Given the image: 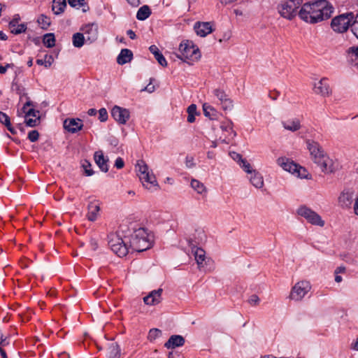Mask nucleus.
Returning a JSON list of instances; mask_svg holds the SVG:
<instances>
[{
	"label": "nucleus",
	"instance_id": "obj_1",
	"mask_svg": "<svg viewBox=\"0 0 358 358\" xmlns=\"http://www.w3.org/2000/svg\"><path fill=\"white\" fill-rule=\"evenodd\" d=\"M334 12V7L327 0H317L302 5L299 15L303 21L316 24L329 19Z\"/></svg>",
	"mask_w": 358,
	"mask_h": 358
},
{
	"label": "nucleus",
	"instance_id": "obj_2",
	"mask_svg": "<svg viewBox=\"0 0 358 358\" xmlns=\"http://www.w3.org/2000/svg\"><path fill=\"white\" fill-rule=\"evenodd\" d=\"M312 159L317 164L321 171L324 173H331L335 171L334 162L324 154L320 145L313 140L308 139L306 141Z\"/></svg>",
	"mask_w": 358,
	"mask_h": 358
},
{
	"label": "nucleus",
	"instance_id": "obj_3",
	"mask_svg": "<svg viewBox=\"0 0 358 358\" xmlns=\"http://www.w3.org/2000/svg\"><path fill=\"white\" fill-rule=\"evenodd\" d=\"M151 245L150 236L145 229L139 227L130 235L129 247L132 250L141 252L149 249Z\"/></svg>",
	"mask_w": 358,
	"mask_h": 358
},
{
	"label": "nucleus",
	"instance_id": "obj_4",
	"mask_svg": "<svg viewBox=\"0 0 358 358\" xmlns=\"http://www.w3.org/2000/svg\"><path fill=\"white\" fill-rule=\"evenodd\" d=\"M136 171L145 188L148 189H157L158 188V184L155 175L149 171L148 166L143 160L137 161Z\"/></svg>",
	"mask_w": 358,
	"mask_h": 358
},
{
	"label": "nucleus",
	"instance_id": "obj_5",
	"mask_svg": "<svg viewBox=\"0 0 358 358\" xmlns=\"http://www.w3.org/2000/svg\"><path fill=\"white\" fill-rule=\"evenodd\" d=\"M176 57L188 64L192 65L194 62L199 59L201 53L198 48L187 41L180 43L179 53L176 54Z\"/></svg>",
	"mask_w": 358,
	"mask_h": 358
},
{
	"label": "nucleus",
	"instance_id": "obj_6",
	"mask_svg": "<svg viewBox=\"0 0 358 358\" xmlns=\"http://www.w3.org/2000/svg\"><path fill=\"white\" fill-rule=\"evenodd\" d=\"M303 3V0H287L278 6V12L285 18L291 20L296 14V10Z\"/></svg>",
	"mask_w": 358,
	"mask_h": 358
},
{
	"label": "nucleus",
	"instance_id": "obj_7",
	"mask_svg": "<svg viewBox=\"0 0 358 358\" xmlns=\"http://www.w3.org/2000/svg\"><path fill=\"white\" fill-rule=\"evenodd\" d=\"M108 245L111 250L118 257H124L129 252V248L121 237L115 234H111L109 237Z\"/></svg>",
	"mask_w": 358,
	"mask_h": 358
},
{
	"label": "nucleus",
	"instance_id": "obj_8",
	"mask_svg": "<svg viewBox=\"0 0 358 358\" xmlns=\"http://www.w3.org/2000/svg\"><path fill=\"white\" fill-rule=\"evenodd\" d=\"M299 215L304 217L308 222L312 224L318 225L320 227L324 226V222L322 220L321 217L310 208L302 206L297 210Z\"/></svg>",
	"mask_w": 358,
	"mask_h": 358
},
{
	"label": "nucleus",
	"instance_id": "obj_9",
	"mask_svg": "<svg viewBox=\"0 0 358 358\" xmlns=\"http://www.w3.org/2000/svg\"><path fill=\"white\" fill-rule=\"evenodd\" d=\"M310 289L311 286L309 282L299 281L292 287L289 297L292 300L301 301Z\"/></svg>",
	"mask_w": 358,
	"mask_h": 358
},
{
	"label": "nucleus",
	"instance_id": "obj_10",
	"mask_svg": "<svg viewBox=\"0 0 358 358\" xmlns=\"http://www.w3.org/2000/svg\"><path fill=\"white\" fill-rule=\"evenodd\" d=\"M350 15L342 14L334 17L331 20V27L332 29L338 33H343L346 31L350 24L351 20Z\"/></svg>",
	"mask_w": 358,
	"mask_h": 358
},
{
	"label": "nucleus",
	"instance_id": "obj_11",
	"mask_svg": "<svg viewBox=\"0 0 358 358\" xmlns=\"http://www.w3.org/2000/svg\"><path fill=\"white\" fill-rule=\"evenodd\" d=\"M112 117L120 124H125L129 119V110L115 106L111 110Z\"/></svg>",
	"mask_w": 358,
	"mask_h": 358
},
{
	"label": "nucleus",
	"instance_id": "obj_12",
	"mask_svg": "<svg viewBox=\"0 0 358 358\" xmlns=\"http://www.w3.org/2000/svg\"><path fill=\"white\" fill-rule=\"evenodd\" d=\"M82 31L85 36L86 41L90 43L95 41L98 38V25L95 23L85 25L82 28Z\"/></svg>",
	"mask_w": 358,
	"mask_h": 358
},
{
	"label": "nucleus",
	"instance_id": "obj_13",
	"mask_svg": "<svg viewBox=\"0 0 358 358\" xmlns=\"http://www.w3.org/2000/svg\"><path fill=\"white\" fill-rule=\"evenodd\" d=\"M213 93L220 101L223 110H231L233 108L232 101L228 97V95L224 90L215 89L213 90Z\"/></svg>",
	"mask_w": 358,
	"mask_h": 358
},
{
	"label": "nucleus",
	"instance_id": "obj_14",
	"mask_svg": "<svg viewBox=\"0 0 358 358\" xmlns=\"http://www.w3.org/2000/svg\"><path fill=\"white\" fill-rule=\"evenodd\" d=\"M163 289L159 288L156 290H152L147 296L143 298V301L146 305L155 306L159 304L162 299V294Z\"/></svg>",
	"mask_w": 358,
	"mask_h": 358
},
{
	"label": "nucleus",
	"instance_id": "obj_15",
	"mask_svg": "<svg viewBox=\"0 0 358 358\" xmlns=\"http://www.w3.org/2000/svg\"><path fill=\"white\" fill-rule=\"evenodd\" d=\"M355 199L354 192L351 189H345L341 194L338 202L343 208H349Z\"/></svg>",
	"mask_w": 358,
	"mask_h": 358
},
{
	"label": "nucleus",
	"instance_id": "obj_16",
	"mask_svg": "<svg viewBox=\"0 0 358 358\" xmlns=\"http://www.w3.org/2000/svg\"><path fill=\"white\" fill-rule=\"evenodd\" d=\"M83 124L80 119H66L64 121V128L72 134L82 129Z\"/></svg>",
	"mask_w": 358,
	"mask_h": 358
},
{
	"label": "nucleus",
	"instance_id": "obj_17",
	"mask_svg": "<svg viewBox=\"0 0 358 358\" xmlns=\"http://www.w3.org/2000/svg\"><path fill=\"white\" fill-rule=\"evenodd\" d=\"M314 90L315 93L320 94L324 96H329L331 93V90L329 87L328 79L323 78L319 82L315 83L314 85Z\"/></svg>",
	"mask_w": 358,
	"mask_h": 358
},
{
	"label": "nucleus",
	"instance_id": "obj_18",
	"mask_svg": "<svg viewBox=\"0 0 358 358\" xmlns=\"http://www.w3.org/2000/svg\"><path fill=\"white\" fill-rule=\"evenodd\" d=\"M194 29L196 33V34L201 37H205L208 34L213 32V29L212 28V25L210 22H196L194 24Z\"/></svg>",
	"mask_w": 358,
	"mask_h": 358
},
{
	"label": "nucleus",
	"instance_id": "obj_19",
	"mask_svg": "<svg viewBox=\"0 0 358 358\" xmlns=\"http://www.w3.org/2000/svg\"><path fill=\"white\" fill-rule=\"evenodd\" d=\"M19 20L20 17L17 15L8 24L10 32L15 35L24 33L27 30V25L24 23L19 24Z\"/></svg>",
	"mask_w": 358,
	"mask_h": 358
},
{
	"label": "nucleus",
	"instance_id": "obj_20",
	"mask_svg": "<svg viewBox=\"0 0 358 358\" xmlns=\"http://www.w3.org/2000/svg\"><path fill=\"white\" fill-rule=\"evenodd\" d=\"M88 212L87 214V217L88 220L91 222L95 221L99 215V213L100 211V206L98 201H90L87 206Z\"/></svg>",
	"mask_w": 358,
	"mask_h": 358
},
{
	"label": "nucleus",
	"instance_id": "obj_21",
	"mask_svg": "<svg viewBox=\"0 0 358 358\" xmlns=\"http://www.w3.org/2000/svg\"><path fill=\"white\" fill-rule=\"evenodd\" d=\"M277 163L285 171L292 173V174L296 171L299 165L286 157L278 158L277 159Z\"/></svg>",
	"mask_w": 358,
	"mask_h": 358
},
{
	"label": "nucleus",
	"instance_id": "obj_22",
	"mask_svg": "<svg viewBox=\"0 0 358 358\" xmlns=\"http://www.w3.org/2000/svg\"><path fill=\"white\" fill-rule=\"evenodd\" d=\"M185 344V338L180 335H173L165 343L164 347L167 349H174L182 346Z\"/></svg>",
	"mask_w": 358,
	"mask_h": 358
},
{
	"label": "nucleus",
	"instance_id": "obj_23",
	"mask_svg": "<svg viewBox=\"0 0 358 358\" xmlns=\"http://www.w3.org/2000/svg\"><path fill=\"white\" fill-rule=\"evenodd\" d=\"M94 159L96 164L103 172L106 173L108 171V159L104 157L102 151L100 150L95 152Z\"/></svg>",
	"mask_w": 358,
	"mask_h": 358
},
{
	"label": "nucleus",
	"instance_id": "obj_24",
	"mask_svg": "<svg viewBox=\"0 0 358 358\" xmlns=\"http://www.w3.org/2000/svg\"><path fill=\"white\" fill-rule=\"evenodd\" d=\"M282 127L292 132L296 131L301 129V122L298 118L289 119L282 122Z\"/></svg>",
	"mask_w": 358,
	"mask_h": 358
},
{
	"label": "nucleus",
	"instance_id": "obj_25",
	"mask_svg": "<svg viewBox=\"0 0 358 358\" xmlns=\"http://www.w3.org/2000/svg\"><path fill=\"white\" fill-rule=\"evenodd\" d=\"M192 252L199 268H201L206 264V252L201 248H193Z\"/></svg>",
	"mask_w": 358,
	"mask_h": 358
},
{
	"label": "nucleus",
	"instance_id": "obj_26",
	"mask_svg": "<svg viewBox=\"0 0 358 358\" xmlns=\"http://www.w3.org/2000/svg\"><path fill=\"white\" fill-rule=\"evenodd\" d=\"M133 58V53L131 50L129 49H122L117 57V62L123 65L127 62H129Z\"/></svg>",
	"mask_w": 358,
	"mask_h": 358
},
{
	"label": "nucleus",
	"instance_id": "obj_27",
	"mask_svg": "<svg viewBox=\"0 0 358 358\" xmlns=\"http://www.w3.org/2000/svg\"><path fill=\"white\" fill-rule=\"evenodd\" d=\"M250 180L252 185L256 188H262L264 186L263 177L256 171H254L250 173Z\"/></svg>",
	"mask_w": 358,
	"mask_h": 358
},
{
	"label": "nucleus",
	"instance_id": "obj_28",
	"mask_svg": "<svg viewBox=\"0 0 358 358\" xmlns=\"http://www.w3.org/2000/svg\"><path fill=\"white\" fill-rule=\"evenodd\" d=\"M150 51L155 55V59L158 62V63L162 66H167V62L163 55L160 52L158 48L152 45L149 48Z\"/></svg>",
	"mask_w": 358,
	"mask_h": 358
},
{
	"label": "nucleus",
	"instance_id": "obj_29",
	"mask_svg": "<svg viewBox=\"0 0 358 358\" xmlns=\"http://www.w3.org/2000/svg\"><path fill=\"white\" fill-rule=\"evenodd\" d=\"M66 7V0H53L52 10L55 15H59Z\"/></svg>",
	"mask_w": 358,
	"mask_h": 358
},
{
	"label": "nucleus",
	"instance_id": "obj_30",
	"mask_svg": "<svg viewBox=\"0 0 358 358\" xmlns=\"http://www.w3.org/2000/svg\"><path fill=\"white\" fill-rule=\"evenodd\" d=\"M150 15H151V10H150V7L147 5H144L138 9V10L136 13V18L138 20L143 21V20H145L147 18H148Z\"/></svg>",
	"mask_w": 358,
	"mask_h": 358
},
{
	"label": "nucleus",
	"instance_id": "obj_31",
	"mask_svg": "<svg viewBox=\"0 0 358 358\" xmlns=\"http://www.w3.org/2000/svg\"><path fill=\"white\" fill-rule=\"evenodd\" d=\"M73 45L76 48H81L84 45L85 40H86L83 34L76 33L72 37Z\"/></svg>",
	"mask_w": 358,
	"mask_h": 358
},
{
	"label": "nucleus",
	"instance_id": "obj_32",
	"mask_svg": "<svg viewBox=\"0 0 358 358\" xmlns=\"http://www.w3.org/2000/svg\"><path fill=\"white\" fill-rule=\"evenodd\" d=\"M191 187L196 191L198 194H202L203 193H206L207 189L203 185V183L201 182L200 181L192 179L191 181Z\"/></svg>",
	"mask_w": 358,
	"mask_h": 358
},
{
	"label": "nucleus",
	"instance_id": "obj_33",
	"mask_svg": "<svg viewBox=\"0 0 358 358\" xmlns=\"http://www.w3.org/2000/svg\"><path fill=\"white\" fill-rule=\"evenodd\" d=\"M43 43L47 48H52L55 45V37L54 34H45L43 38Z\"/></svg>",
	"mask_w": 358,
	"mask_h": 358
},
{
	"label": "nucleus",
	"instance_id": "obj_34",
	"mask_svg": "<svg viewBox=\"0 0 358 358\" xmlns=\"http://www.w3.org/2000/svg\"><path fill=\"white\" fill-rule=\"evenodd\" d=\"M11 90L20 96L26 95L25 88L17 81L14 80L12 83Z\"/></svg>",
	"mask_w": 358,
	"mask_h": 358
},
{
	"label": "nucleus",
	"instance_id": "obj_35",
	"mask_svg": "<svg viewBox=\"0 0 358 358\" xmlns=\"http://www.w3.org/2000/svg\"><path fill=\"white\" fill-rule=\"evenodd\" d=\"M203 110L205 116L208 117L211 120L214 119L216 116V110L207 103L203 105Z\"/></svg>",
	"mask_w": 358,
	"mask_h": 358
},
{
	"label": "nucleus",
	"instance_id": "obj_36",
	"mask_svg": "<svg viewBox=\"0 0 358 358\" xmlns=\"http://www.w3.org/2000/svg\"><path fill=\"white\" fill-rule=\"evenodd\" d=\"M110 358H115L120 356V350L116 343H111L109 345Z\"/></svg>",
	"mask_w": 358,
	"mask_h": 358
},
{
	"label": "nucleus",
	"instance_id": "obj_37",
	"mask_svg": "<svg viewBox=\"0 0 358 358\" xmlns=\"http://www.w3.org/2000/svg\"><path fill=\"white\" fill-rule=\"evenodd\" d=\"M187 112L188 113L187 122L192 123L195 121V115L196 113V106L195 104H191L188 106Z\"/></svg>",
	"mask_w": 358,
	"mask_h": 358
},
{
	"label": "nucleus",
	"instance_id": "obj_38",
	"mask_svg": "<svg viewBox=\"0 0 358 358\" xmlns=\"http://www.w3.org/2000/svg\"><path fill=\"white\" fill-rule=\"evenodd\" d=\"M54 62L53 57L50 55H45L44 59H36V64L38 65H43L45 67H50Z\"/></svg>",
	"mask_w": 358,
	"mask_h": 358
},
{
	"label": "nucleus",
	"instance_id": "obj_39",
	"mask_svg": "<svg viewBox=\"0 0 358 358\" xmlns=\"http://www.w3.org/2000/svg\"><path fill=\"white\" fill-rule=\"evenodd\" d=\"M37 22L39 24H41V28L46 29L50 24V17H47L46 15L41 14Z\"/></svg>",
	"mask_w": 358,
	"mask_h": 358
},
{
	"label": "nucleus",
	"instance_id": "obj_40",
	"mask_svg": "<svg viewBox=\"0 0 358 358\" xmlns=\"http://www.w3.org/2000/svg\"><path fill=\"white\" fill-rule=\"evenodd\" d=\"M162 334V332L161 330L158 329H152L150 330L148 336V340L150 341H155L156 338L160 337Z\"/></svg>",
	"mask_w": 358,
	"mask_h": 358
},
{
	"label": "nucleus",
	"instance_id": "obj_41",
	"mask_svg": "<svg viewBox=\"0 0 358 358\" xmlns=\"http://www.w3.org/2000/svg\"><path fill=\"white\" fill-rule=\"evenodd\" d=\"M293 174L296 175L297 177L300 178H308V176L307 170L305 168L301 166L300 165H298L296 171H294Z\"/></svg>",
	"mask_w": 358,
	"mask_h": 358
},
{
	"label": "nucleus",
	"instance_id": "obj_42",
	"mask_svg": "<svg viewBox=\"0 0 358 358\" xmlns=\"http://www.w3.org/2000/svg\"><path fill=\"white\" fill-rule=\"evenodd\" d=\"M25 117V124L27 126L30 127H34L37 126L40 123V117H37L36 118H32V117H27V116H24Z\"/></svg>",
	"mask_w": 358,
	"mask_h": 358
},
{
	"label": "nucleus",
	"instance_id": "obj_43",
	"mask_svg": "<svg viewBox=\"0 0 358 358\" xmlns=\"http://www.w3.org/2000/svg\"><path fill=\"white\" fill-rule=\"evenodd\" d=\"M83 168L85 170V173L87 176H91L94 174L93 170L91 169L92 164L87 160H85L82 164Z\"/></svg>",
	"mask_w": 358,
	"mask_h": 358
},
{
	"label": "nucleus",
	"instance_id": "obj_44",
	"mask_svg": "<svg viewBox=\"0 0 358 358\" xmlns=\"http://www.w3.org/2000/svg\"><path fill=\"white\" fill-rule=\"evenodd\" d=\"M0 122L2 124H3L6 127L7 126H10V124H11L10 118L9 117V116L2 111H0Z\"/></svg>",
	"mask_w": 358,
	"mask_h": 358
},
{
	"label": "nucleus",
	"instance_id": "obj_45",
	"mask_svg": "<svg viewBox=\"0 0 358 358\" xmlns=\"http://www.w3.org/2000/svg\"><path fill=\"white\" fill-rule=\"evenodd\" d=\"M239 164L243 169V170L249 174L255 171L252 169L251 165L245 159H241V162L239 163Z\"/></svg>",
	"mask_w": 358,
	"mask_h": 358
},
{
	"label": "nucleus",
	"instance_id": "obj_46",
	"mask_svg": "<svg viewBox=\"0 0 358 358\" xmlns=\"http://www.w3.org/2000/svg\"><path fill=\"white\" fill-rule=\"evenodd\" d=\"M39 136L37 130H32L29 132L27 138L31 142H36L38 140Z\"/></svg>",
	"mask_w": 358,
	"mask_h": 358
},
{
	"label": "nucleus",
	"instance_id": "obj_47",
	"mask_svg": "<svg viewBox=\"0 0 358 358\" xmlns=\"http://www.w3.org/2000/svg\"><path fill=\"white\" fill-rule=\"evenodd\" d=\"M347 52L351 57H355V59H358V46H352L349 48Z\"/></svg>",
	"mask_w": 358,
	"mask_h": 358
},
{
	"label": "nucleus",
	"instance_id": "obj_48",
	"mask_svg": "<svg viewBox=\"0 0 358 358\" xmlns=\"http://www.w3.org/2000/svg\"><path fill=\"white\" fill-rule=\"evenodd\" d=\"M23 112L25 113V116H27V117H33L34 118H36L37 117H39V111L34 110L33 108H30L28 110H26Z\"/></svg>",
	"mask_w": 358,
	"mask_h": 358
},
{
	"label": "nucleus",
	"instance_id": "obj_49",
	"mask_svg": "<svg viewBox=\"0 0 358 358\" xmlns=\"http://www.w3.org/2000/svg\"><path fill=\"white\" fill-rule=\"evenodd\" d=\"M233 123L231 121H228L227 122H223L220 125V128L224 131H229L231 130L234 132V136L236 135V132L232 130Z\"/></svg>",
	"mask_w": 358,
	"mask_h": 358
},
{
	"label": "nucleus",
	"instance_id": "obj_50",
	"mask_svg": "<svg viewBox=\"0 0 358 358\" xmlns=\"http://www.w3.org/2000/svg\"><path fill=\"white\" fill-rule=\"evenodd\" d=\"M99 119L101 122H105L108 119V113L106 108H102L99 110Z\"/></svg>",
	"mask_w": 358,
	"mask_h": 358
},
{
	"label": "nucleus",
	"instance_id": "obj_51",
	"mask_svg": "<svg viewBox=\"0 0 358 358\" xmlns=\"http://www.w3.org/2000/svg\"><path fill=\"white\" fill-rule=\"evenodd\" d=\"M351 30L355 36L358 38V14L356 15L355 20L351 24Z\"/></svg>",
	"mask_w": 358,
	"mask_h": 358
},
{
	"label": "nucleus",
	"instance_id": "obj_52",
	"mask_svg": "<svg viewBox=\"0 0 358 358\" xmlns=\"http://www.w3.org/2000/svg\"><path fill=\"white\" fill-rule=\"evenodd\" d=\"M68 2L71 7L83 6L85 4V0H68Z\"/></svg>",
	"mask_w": 358,
	"mask_h": 358
},
{
	"label": "nucleus",
	"instance_id": "obj_53",
	"mask_svg": "<svg viewBox=\"0 0 358 358\" xmlns=\"http://www.w3.org/2000/svg\"><path fill=\"white\" fill-rule=\"evenodd\" d=\"M259 302V298L256 294L252 295L248 299V303L252 306L258 305Z\"/></svg>",
	"mask_w": 358,
	"mask_h": 358
},
{
	"label": "nucleus",
	"instance_id": "obj_54",
	"mask_svg": "<svg viewBox=\"0 0 358 358\" xmlns=\"http://www.w3.org/2000/svg\"><path fill=\"white\" fill-rule=\"evenodd\" d=\"M15 65L13 63L6 64L5 66L0 65V73L4 74L8 69H13Z\"/></svg>",
	"mask_w": 358,
	"mask_h": 358
},
{
	"label": "nucleus",
	"instance_id": "obj_55",
	"mask_svg": "<svg viewBox=\"0 0 358 358\" xmlns=\"http://www.w3.org/2000/svg\"><path fill=\"white\" fill-rule=\"evenodd\" d=\"M185 164L187 168H192L195 166L194 158L192 157L187 156L185 159Z\"/></svg>",
	"mask_w": 358,
	"mask_h": 358
},
{
	"label": "nucleus",
	"instance_id": "obj_56",
	"mask_svg": "<svg viewBox=\"0 0 358 358\" xmlns=\"http://www.w3.org/2000/svg\"><path fill=\"white\" fill-rule=\"evenodd\" d=\"M124 166V162L121 157H117L115 162V166L118 169H122Z\"/></svg>",
	"mask_w": 358,
	"mask_h": 358
},
{
	"label": "nucleus",
	"instance_id": "obj_57",
	"mask_svg": "<svg viewBox=\"0 0 358 358\" xmlns=\"http://www.w3.org/2000/svg\"><path fill=\"white\" fill-rule=\"evenodd\" d=\"M8 344L7 339L6 338V342L3 344H0V353L2 358H7L6 352L5 350L3 348L4 346Z\"/></svg>",
	"mask_w": 358,
	"mask_h": 358
},
{
	"label": "nucleus",
	"instance_id": "obj_58",
	"mask_svg": "<svg viewBox=\"0 0 358 358\" xmlns=\"http://www.w3.org/2000/svg\"><path fill=\"white\" fill-rule=\"evenodd\" d=\"M152 78H150V83L144 89H143L142 91H147L149 93H152L155 91V87L152 85Z\"/></svg>",
	"mask_w": 358,
	"mask_h": 358
},
{
	"label": "nucleus",
	"instance_id": "obj_59",
	"mask_svg": "<svg viewBox=\"0 0 358 358\" xmlns=\"http://www.w3.org/2000/svg\"><path fill=\"white\" fill-rule=\"evenodd\" d=\"M231 156L234 160L237 161L238 163L241 162V159H243L240 154L235 152L231 153Z\"/></svg>",
	"mask_w": 358,
	"mask_h": 358
},
{
	"label": "nucleus",
	"instance_id": "obj_60",
	"mask_svg": "<svg viewBox=\"0 0 358 358\" xmlns=\"http://www.w3.org/2000/svg\"><path fill=\"white\" fill-rule=\"evenodd\" d=\"M90 245L93 250H96L98 248L97 241L94 238H91L90 241Z\"/></svg>",
	"mask_w": 358,
	"mask_h": 358
},
{
	"label": "nucleus",
	"instance_id": "obj_61",
	"mask_svg": "<svg viewBox=\"0 0 358 358\" xmlns=\"http://www.w3.org/2000/svg\"><path fill=\"white\" fill-rule=\"evenodd\" d=\"M127 35L129 36V37L131 39H132V40L135 39V38H136V35L135 32H134V31H133L131 29H129V30H127Z\"/></svg>",
	"mask_w": 358,
	"mask_h": 358
},
{
	"label": "nucleus",
	"instance_id": "obj_62",
	"mask_svg": "<svg viewBox=\"0 0 358 358\" xmlns=\"http://www.w3.org/2000/svg\"><path fill=\"white\" fill-rule=\"evenodd\" d=\"M345 266H339L338 267L335 271H334V274H339V273H345Z\"/></svg>",
	"mask_w": 358,
	"mask_h": 358
},
{
	"label": "nucleus",
	"instance_id": "obj_63",
	"mask_svg": "<svg viewBox=\"0 0 358 358\" xmlns=\"http://www.w3.org/2000/svg\"><path fill=\"white\" fill-rule=\"evenodd\" d=\"M132 6H138L140 4V0H127Z\"/></svg>",
	"mask_w": 358,
	"mask_h": 358
},
{
	"label": "nucleus",
	"instance_id": "obj_64",
	"mask_svg": "<svg viewBox=\"0 0 358 358\" xmlns=\"http://www.w3.org/2000/svg\"><path fill=\"white\" fill-rule=\"evenodd\" d=\"M355 213L358 215V196L356 197L355 205H354Z\"/></svg>",
	"mask_w": 358,
	"mask_h": 358
}]
</instances>
